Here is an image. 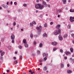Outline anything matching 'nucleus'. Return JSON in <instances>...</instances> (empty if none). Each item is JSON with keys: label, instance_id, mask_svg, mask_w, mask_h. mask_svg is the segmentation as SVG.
I'll list each match as a JSON object with an SVG mask.
<instances>
[{"label": "nucleus", "instance_id": "1", "mask_svg": "<svg viewBox=\"0 0 74 74\" xmlns=\"http://www.w3.org/2000/svg\"><path fill=\"white\" fill-rule=\"evenodd\" d=\"M42 4L40 3H37L35 5V7L36 9H38L41 10L44 8V7H47V3L45 1H43L42 2Z\"/></svg>", "mask_w": 74, "mask_h": 74}, {"label": "nucleus", "instance_id": "2", "mask_svg": "<svg viewBox=\"0 0 74 74\" xmlns=\"http://www.w3.org/2000/svg\"><path fill=\"white\" fill-rule=\"evenodd\" d=\"M61 32V30L60 29H58L57 30H56L54 31V34L55 35H58L59 34H60Z\"/></svg>", "mask_w": 74, "mask_h": 74}, {"label": "nucleus", "instance_id": "3", "mask_svg": "<svg viewBox=\"0 0 74 74\" xmlns=\"http://www.w3.org/2000/svg\"><path fill=\"white\" fill-rule=\"evenodd\" d=\"M36 29L38 30V32L39 33L38 34H40L41 32L42 28H36Z\"/></svg>", "mask_w": 74, "mask_h": 74}, {"label": "nucleus", "instance_id": "4", "mask_svg": "<svg viewBox=\"0 0 74 74\" xmlns=\"http://www.w3.org/2000/svg\"><path fill=\"white\" fill-rule=\"evenodd\" d=\"M70 21L71 22H74V17H72V16H71L70 17Z\"/></svg>", "mask_w": 74, "mask_h": 74}, {"label": "nucleus", "instance_id": "5", "mask_svg": "<svg viewBox=\"0 0 74 74\" xmlns=\"http://www.w3.org/2000/svg\"><path fill=\"white\" fill-rule=\"evenodd\" d=\"M15 36L14 35L12 34L11 35L10 37V38L11 40H14L15 39Z\"/></svg>", "mask_w": 74, "mask_h": 74}, {"label": "nucleus", "instance_id": "6", "mask_svg": "<svg viewBox=\"0 0 74 74\" xmlns=\"http://www.w3.org/2000/svg\"><path fill=\"white\" fill-rule=\"evenodd\" d=\"M2 6L4 8H8V6L7 5H5L4 4H2Z\"/></svg>", "mask_w": 74, "mask_h": 74}, {"label": "nucleus", "instance_id": "7", "mask_svg": "<svg viewBox=\"0 0 74 74\" xmlns=\"http://www.w3.org/2000/svg\"><path fill=\"white\" fill-rule=\"evenodd\" d=\"M62 12V10L60 9H59L56 12L57 14H58L59 13H60V12Z\"/></svg>", "mask_w": 74, "mask_h": 74}, {"label": "nucleus", "instance_id": "8", "mask_svg": "<svg viewBox=\"0 0 74 74\" xmlns=\"http://www.w3.org/2000/svg\"><path fill=\"white\" fill-rule=\"evenodd\" d=\"M51 44L54 46H56L58 44V43L56 42H53L51 43Z\"/></svg>", "mask_w": 74, "mask_h": 74}, {"label": "nucleus", "instance_id": "9", "mask_svg": "<svg viewBox=\"0 0 74 74\" xmlns=\"http://www.w3.org/2000/svg\"><path fill=\"white\" fill-rule=\"evenodd\" d=\"M42 55L43 56H46V57H47L48 56V54L47 53H43L42 54Z\"/></svg>", "mask_w": 74, "mask_h": 74}, {"label": "nucleus", "instance_id": "10", "mask_svg": "<svg viewBox=\"0 0 74 74\" xmlns=\"http://www.w3.org/2000/svg\"><path fill=\"white\" fill-rule=\"evenodd\" d=\"M43 36L44 38H47V34L45 33L43 34Z\"/></svg>", "mask_w": 74, "mask_h": 74}, {"label": "nucleus", "instance_id": "11", "mask_svg": "<svg viewBox=\"0 0 74 74\" xmlns=\"http://www.w3.org/2000/svg\"><path fill=\"white\" fill-rule=\"evenodd\" d=\"M58 38H59V40H63V38L60 36H58Z\"/></svg>", "mask_w": 74, "mask_h": 74}, {"label": "nucleus", "instance_id": "12", "mask_svg": "<svg viewBox=\"0 0 74 74\" xmlns=\"http://www.w3.org/2000/svg\"><path fill=\"white\" fill-rule=\"evenodd\" d=\"M29 26L31 27H33L34 26V25L31 22L29 23Z\"/></svg>", "mask_w": 74, "mask_h": 74}, {"label": "nucleus", "instance_id": "13", "mask_svg": "<svg viewBox=\"0 0 74 74\" xmlns=\"http://www.w3.org/2000/svg\"><path fill=\"white\" fill-rule=\"evenodd\" d=\"M42 43H40L39 44V46L38 47V48H42Z\"/></svg>", "mask_w": 74, "mask_h": 74}, {"label": "nucleus", "instance_id": "14", "mask_svg": "<svg viewBox=\"0 0 74 74\" xmlns=\"http://www.w3.org/2000/svg\"><path fill=\"white\" fill-rule=\"evenodd\" d=\"M72 71H71L70 70H68L67 71V72L68 73H69V74L72 73Z\"/></svg>", "mask_w": 74, "mask_h": 74}, {"label": "nucleus", "instance_id": "15", "mask_svg": "<svg viewBox=\"0 0 74 74\" xmlns=\"http://www.w3.org/2000/svg\"><path fill=\"white\" fill-rule=\"evenodd\" d=\"M43 70L44 71H46L47 70V66H44L43 68Z\"/></svg>", "mask_w": 74, "mask_h": 74}, {"label": "nucleus", "instance_id": "16", "mask_svg": "<svg viewBox=\"0 0 74 74\" xmlns=\"http://www.w3.org/2000/svg\"><path fill=\"white\" fill-rule=\"evenodd\" d=\"M60 67L61 68H63L64 67V64L63 63H61L60 65Z\"/></svg>", "mask_w": 74, "mask_h": 74}, {"label": "nucleus", "instance_id": "17", "mask_svg": "<svg viewBox=\"0 0 74 74\" xmlns=\"http://www.w3.org/2000/svg\"><path fill=\"white\" fill-rule=\"evenodd\" d=\"M23 43H24V44H26V43H27L26 40L25 39H23Z\"/></svg>", "mask_w": 74, "mask_h": 74}, {"label": "nucleus", "instance_id": "18", "mask_svg": "<svg viewBox=\"0 0 74 74\" xmlns=\"http://www.w3.org/2000/svg\"><path fill=\"white\" fill-rule=\"evenodd\" d=\"M25 48H27L29 47V46L28 45V44H27L26 43H25Z\"/></svg>", "mask_w": 74, "mask_h": 74}, {"label": "nucleus", "instance_id": "19", "mask_svg": "<svg viewBox=\"0 0 74 74\" xmlns=\"http://www.w3.org/2000/svg\"><path fill=\"white\" fill-rule=\"evenodd\" d=\"M70 11L71 12H74V9H71L70 10Z\"/></svg>", "mask_w": 74, "mask_h": 74}, {"label": "nucleus", "instance_id": "20", "mask_svg": "<svg viewBox=\"0 0 74 74\" xmlns=\"http://www.w3.org/2000/svg\"><path fill=\"white\" fill-rule=\"evenodd\" d=\"M70 51H71V53H73V49L72 48H70Z\"/></svg>", "mask_w": 74, "mask_h": 74}, {"label": "nucleus", "instance_id": "21", "mask_svg": "<svg viewBox=\"0 0 74 74\" xmlns=\"http://www.w3.org/2000/svg\"><path fill=\"white\" fill-rule=\"evenodd\" d=\"M32 23L34 25H36V23L35 21H32Z\"/></svg>", "mask_w": 74, "mask_h": 74}, {"label": "nucleus", "instance_id": "22", "mask_svg": "<svg viewBox=\"0 0 74 74\" xmlns=\"http://www.w3.org/2000/svg\"><path fill=\"white\" fill-rule=\"evenodd\" d=\"M64 4H66V0H62Z\"/></svg>", "mask_w": 74, "mask_h": 74}, {"label": "nucleus", "instance_id": "23", "mask_svg": "<svg viewBox=\"0 0 74 74\" xmlns=\"http://www.w3.org/2000/svg\"><path fill=\"white\" fill-rule=\"evenodd\" d=\"M8 49H11V46H8L7 47Z\"/></svg>", "mask_w": 74, "mask_h": 74}, {"label": "nucleus", "instance_id": "24", "mask_svg": "<svg viewBox=\"0 0 74 74\" xmlns=\"http://www.w3.org/2000/svg\"><path fill=\"white\" fill-rule=\"evenodd\" d=\"M68 36V35L67 34H65L64 35V38H66V37H67Z\"/></svg>", "mask_w": 74, "mask_h": 74}, {"label": "nucleus", "instance_id": "25", "mask_svg": "<svg viewBox=\"0 0 74 74\" xmlns=\"http://www.w3.org/2000/svg\"><path fill=\"white\" fill-rule=\"evenodd\" d=\"M5 52H2L1 53V56H3L4 55Z\"/></svg>", "mask_w": 74, "mask_h": 74}, {"label": "nucleus", "instance_id": "26", "mask_svg": "<svg viewBox=\"0 0 74 74\" xmlns=\"http://www.w3.org/2000/svg\"><path fill=\"white\" fill-rule=\"evenodd\" d=\"M30 37L31 38H33V34H30Z\"/></svg>", "mask_w": 74, "mask_h": 74}, {"label": "nucleus", "instance_id": "27", "mask_svg": "<svg viewBox=\"0 0 74 74\" xmlns=\"http://www.w3.org/2000/svg\"><path fill=\"white\" fill-rule=\"evenodd\" d=\"M58 49V48H56L53 49V51H56Z\"/></svg>", "mask_w": 74, "mask_h": 74}, {"label": "nucleus", "instance_id": "28", "mask_svg": "<svg viewBox=\"0 0 74 74\" xmlns=\"http://www.w3.org/2000/svg\"><path fill=\"white\" fill-rule=\"evenodd\" d=\"M34 37H38V35L37 34L35 35H34Z\"/></svg>", "mask_w": 74, "mask_h": 74}, {"label": "nucleus", "instance_id": "29", "mask_svg": "<svg viewBox=\"0 0 74 74\" xmlns=\"http://www.w3.org/2000/svg\"><path fill=\"white\" fill-rule=\"evenodd\" d=\"M23 6L24 7H27V4L26 3H24L23 4Z\"/></svg>", "mask_w": 74, "mask_h": 74}, {"label": "nucleus", "instance_id": "30", "mask_svg": "<svg viewBox=\"0 0 74 74\" xmlns=\"http://www.w3.org/2000/svg\"><path fill=\"white\" fill-rule=\"evenodd\" d=\"M60 52H61L62 53H63V50L62 49H60Z\"/></svg>", "mask_w": 74, "mask_h": 74}, {"label": "nucleus", "instance_id": "31", "mask_svg": "<svg viewBox=\"0 0 74 74\" xmlns=\"http://www.w3.org/2000/svg\"><path fill=\"white\" fill-rule=\"evenodd\" d=\"M69 60L70 61H71V62H73V58H70L69 59Z\"/></svg>", "mask_w": 74, "mask_h": 74}, {"label": "nucleus", "instance_id": "32", "mask_svg": "<svg viewBox=\"0 0 74 74\" xmlns=\"http://www.w3.org/2000/svg\"><path fill=\"white\" fill-rule=\"evenodd\" d=\"M71 54V53L67 52V55H70Z\"/></svg>", "mask_w": 74, "mask_h": 74}, {"label": "nucleus", "instance_id": "33", "mask_svg": "<svg viewBox=\"0 0 74 74\" xmlns=\"http://www.w3.org/2000/svg\"><path fill=\"white\" fill-rule=\"evenodd\" d=\"M44 26L45 27H47V23L45 24L44 25Z\"/></svg>", "mask_w": 74, "mask_h": 74}, {"label": "nucleus", "instance_id": "34", "mask_svg": "<svg viewBox=\"0 0 74 74\" xmlns=\"http://www.w3.org/2000/svg\"><path fill=\"white\" fill-rule=\"evenodd\" d=\"M57 27L58 28H59L60 27V25H57Z\"/></svg>", "mask_w": 74, "mask_h": 74}, {"label": "nucleus", "instance_id": "35", "mask_svg": "<svg viewBox=\"0 0 74 74\" xmlns=\"http://www.w3.org/2000/svg\"><path fill=\"white\" fill-rule=\"evenodd\" d=\"M71 36L73 38H74V34H71Z\"/></svg>", "mask_w": 74, "mask_h": 74}, {"label": "nucleus", "instance_id": "36", "mask_svg": "<svg viewBox=\"0 0 74 74\" xmlns=\"http://www.w3.org/2000/svg\"><path fill=\"white\" fill-rule=\"evenodd\" d=\"M19 58L21 59V60H22V56H19Z\"/></svg>", "mask_w": 74, "mask_h": 74}, {"label": "nucleus", "instance_id": "37", "mask_svg": "<svg viewBox=\"0 0 74 74\" xmlns=\"http://www.w3.org/2000/svg\"><path fill=\"white\" fill-rule=\"evenodd\" d=\"M37 44V42L35 41H34V45H36Z\"/></svg>", "mask_w": 74, "mask_h": 74}, {"label": "nucleus", "instance_id": "38", "mask_svg": "<svg viewBox=\"0 0 74 74\" xmlns=\"http://www.w3.org/2000/svg\"><path fill=\"white\" fill-rule=\"evenodd\" d=\"M12 43H14V39H12Z\"/></svg>", "mask_w": 74, "mask_h": 74}, {"label": "nucleus", "instance_id": "39", "mask_svg": "<svg viewBox=\"0 0 74 74\" xmlns=\"http://www.w3.org/2000/svg\"><path fill=\"white\" fill-rule=\"evenodd\" d=\"M36 28H42V26L41 25H40L39 27H37Z\"/></svg>", "mask_w": 74, "mask_h": 74}, {"label": "nucleus", "instance_id": "40", "mask_svg": "<svg viewBox=\"0 0 74 74\" xmlns=\"http://www.w3.org/2000/svg\"><path fill=\"white\" fill-rule=\"evenodd\" d=\"M71 27V25H68V28H70Z\"/></svg>", "mask_w": 74, "mask_h": 74}, {"label": "nucleus", "instance_id": "41", "mask_svg": "<svg viewBox=\"0 0 74 74\" xmlns=\"http://www.w3.org/2000/svg\"><path fill=\"white\" fill-rule=\"evenodd\" d=\"M13 25L14 26H15V25H16V22H14L13 23Z\"/></svg>", "mask_w": 74, "mask_h": 74}, {"label": "nucleus", "instance_id": "42", "mask_svg": "<svg viewBox=\"0 0 74 74\" xmlns=\"http://www.w3.org/2000/svg\"><path fill=\"white\" fill-rule=\"evenodd\" d=\"M37 52L38 54H40V51H39L38 50L37 51Z\"/></svg>", "mask_w": 74, "mask_h": 74}, {"label": "nucleus", "instance_id": "43", "mask_svg": "<svg viewBox=\"0 0 74 74\" xmlns=\"http://www.w3.org/2000/svg\"><path fill=\"white\" fill-rule=\"evenodd\" d=\"M1 41L4 42V39L3 38H2L1 39Z\"/></svg>", "mask_w": 74, "mask_h": 74}, {"label": "nucleus", "instance_id": "44", "mask_svg": "<svg viewBox=\"0 0 74 74\" xmlns=\"http://www.w3.org/2000/svg\"><path fill=\"white\" fill-rule=\"evenodd\" d=\"M14 63L15 64H17V63H18V61L16 60L14 61Z\"/></svg>", "mask_w": 74, "mask_h": 74}, {"label": "nucleus", "instance_id": "45", "mask_svg": "<svg viewBox=\"0 0 74 74\" xmlns=\"http://www.w3.org/2000/svg\"><path fill=\"white\" fill-rule=\"evenodd\" d=\"M17 28H19V27H20V26H19V25H17Z\"/></svg>", "mask_w": 74, "mask_h": 74}, {"label": "nucleus", "instance_id": "46", "mask_svg": "<svg viewBox=\"0 0 74 74\" xmlns=\"http://www.w3.org/2000/svg\"><path fill=\"white\" fill-rule=\"evenodd\" d=\"M44 60H47V57H45L44 58Z\"/></svg>", "mask_w": 74, "mask_h": 74}, {"label": "nucleus", "instance_id": "47", "mask_svg": "<svg viewBox=\"0 0 74 74\" xmlns=\"http://www.w3.org/2000/svg\"><path fill=\"white\" fill-rule=\"evenodd\" d=\"M14 5H17V2H15L14 3Z\"/></svg>", "mask_w": 74, "mask_h": 74}, {"label": "nucleus", "instance_id": "48", "mask_svg": "<svg viewBox=\"0 0 74 74\" xmlns=\"http://www.w3.org/2000/svg\"><path fill=\"white\" fill-rule=\"evenodd\" d=\"M18 48L20 49H21L22 48V46H20L18 47Z\"/></svg>", "mask_w": 74, "mask_h": 74}, {"label": "nucleus", "instance_id": "49", "mask_svg": "<svg viewBox=\"0 0 74 74\" xmlns=\"http://www.w3.org/2000/svg\"><path fill=\"white\" fill-rule=\"evenodd\" d=\"M67 59V57L66 56L65 57H64V59L65 60H66Z\"/></svg>", "mask_w": 74, "mask_h": 74}, {"label": "nucleus", "instance_id": "50", "mask_svg": "<svg viewBox=\"0 0 74 74\" xmlns=\"http://www.w3.org/2000/svg\"><path fill=\"white\" fill-rule=\"evenodd\" d=\"M35 55L36 54H35V53L32 54V56H35Z\"/></svg>", "mask_w": 74, "mask_h": 74}, {"label": "nucleus", "instance_id": "51", "mask_svg": "<svg viewBox=\"0 0 74 74\" xmlns=\"http://www.w3.org/2000/svg\"><path fill=\"white\" fill-rule=\"evenodd\" d=\"M64 53L67 55V51H65L64 52Z\"/></svg>", "mask_w": 74, "mask_h": 74}, {"label": "nucleus", "instance_id": "52", "mask_svg": "<svg viewBox=\"0 0 74 74\" xmlns=\"http://www.w3.org/2000/svg\"><path fill=\"white\" fill-rule=\"evenodd\" d=\"M13 59H14V60H16V57H14V58H13Z\"/></svg>", "mask_w": 74, "mask_h": 74}, {"label": "nucleus", "instance_id": "53", "mask_svg": "<svg viewBox=\"0 0 74 74\" xmlns=\"http://www.w3.org/2000/svg\"><path fill=\"white\" fill-rule=\"evenodd\" d=\"M34 73H35L33 71L31 73V74H34Z\"/></svg>", "mask_w": 74, "mask_h": 74}, {"label": "nucleus", "instance_id": "54", "mask_svg": "<svg viewBox=\"0 0 74 74\" xmlns=\"http://www.w3.org/2000/svg\"><path fill=\"white\" fill-rule=\"evenodd\" d=\"M50 25H53V22H51L50 23Z\"/></svg>", "mask_w": 74, "mask_h": 74}, {"label": "nucleus", "instance_id": "55", "mask_svg": "<svg viewBox=\"0 0 74 74\" xmlns=\"http://www.w3.org/2000/svg\"><path fill=\"white\" fill-rule=\"evenodd\" d=\"M47 6L48 7H50V5H47Z\"/></svg>", "mask_w": 74, "mask_h": 74}, {"label": "nucleus", "instance_id": "56", "mask_svg": "<svg viewBox=\"0 0 74 74\" xmlns=\"http://www.w3.org/2000/svg\"><path fill=\"white\" fill-rule=\"evenodd\" d=\"M32 70H30L29 71V73H32Z\"/></svg>", "mask_w": 74, "mask_h": 74}, {"label": "nucleus", "instance_id": "57", "mask_svg": "<svg viewBox=\"0 0 74 74\" xmlns=\"http://www.w3.org/2000/svg\"><path fill=\"white\" fill-rule=\"evenodd\" d=\"M2 50L0 49V53H2Z\"/></svg>", "mask_w": 74, "mask_h": 74}, {"label": "nucleus", "instance_id": "58", "mask_svg": "<svg viewBox=\"0 0 74 74\" xmlns=\"http://www.w3.org/2000/svg\"><path fill=\"white\" fill-rule=\"evenodd\" d=\"M67 67H69L70 66V64H68L67 65Z\"/></svg>", "mask_w": 74, "mask_h": 74}, {"label": "nucleus", "instance_id": "59", "mask_svg": "<svg viewBox=\"0 0 74 74\" xmlns=\"http://www.w3.org/2000/svg\"><path fill=\"white\" fill-rule=\"evenodd\" d=\"M72 41L73 43V44H74V40H73Z\"/></svg>", "mask_w": 74, "mask_h": 74}, {"label": "nucleus", "instance_id": "60", "mask_svg": "<svg viewBox=\"0 0 74 74\" xmlns=\"http://www.w3.org/2000/svg\"><path fill=\"white\" fill-rule=\"evenodd\" d=\"M40 62H42V60H39Z\"/></svg>", "mask_w": 74, "mask_h": 74}, {"label": "nucleus", "instance_id": "61", "mask_svg": "<svg viewBox=\"0 0 74 74\" xmlns=\"http://www.w3.org/2000/svg\"><path fill=\"white\" fill-rule=\"evenodd\" d=\"M7 73H8V72H9V70H7Z\"/></svg>", "mask_w": 74, "mask_h": 74}, {"label": "nucleus", "instance_id": "62", "mask_svg": "<svg viewBox=\"0 0 74 74\" xmlns=\"http://www.w3.org/2000/svg\"><path fill=\"white\" fill-rule=\"evenodd\" d=\"M12 4V1H11L10 2V4Z\"/></svg>", "mask_w": 74, "mask_h": 74}, {"label": "nucleus", "instance_id": "63", "mask_svg": "<svg viewBox=\"0 0 74 74\" xmlns=\"http://www.w3.org/2000/svg\"><path fill=\"white\" fill-rule=\"evenodd\" d=\"M72 57H74V54H73L72 56Z\"/></svg>", "mask_w": 74, "mask_h": 74}, {"label": "nucleus", "instance_id": "64", "mask_svg": "<svg viewBox=\"0 0 74 74\" xmlns=\"http://www.w3.org/2000/svg\"><path fill=\"white\" fill-rule=\"evenodd\" d=\"M49 66H52V64H49Z\"/></svg>", "mask_w": 74, "mask_h": 74}]
</instances>
